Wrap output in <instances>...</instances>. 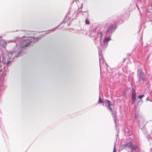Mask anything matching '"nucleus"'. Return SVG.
I'll list each match as a JSON object with an SVG mask.
<instances>
[{"mask_svg":"<svg viewBox=\"0 0 152 152\" xmlns=\"http://www.w3.org/2000/svg\"><path fill=\"white\" fill-rule=\"evenodd\" d=\"M113 152H116V148H115V145H114V148L113 151Z\"/></svg>","mask_w":152,"mask_h":152,"instance_id":"18","label":"nucleus"},{"mask_svg":"<svg viewBox=\"0 0 152 152\" xmlns=\"http://www.w3.org/2000/svg\"><path fill=\"white\" fill-rule=\"evenodd\" d=\"M100 36H99V37H102L103 36V35L102 34V32H100Z\"/></svg>","mask_w":152,"mask_h":152,"instance_id":"19","label":"nucleus"},{"mask_svg":"<svg viewBox=\"0 0 152 152\" xmlns=\"http://www.w3.org/2000/svg\"><path fill=\"white\" fill-rule=\"evenodd\" d=\"M145 96V95L144 94L142 95H140L138 96V99L137 100V105L134 106V110H135V117L134 118L135 119L136 122L138 123V126L140 128V120L141 119V113H140V109L139 107V106H141L142 104L143 101L142 100V99Z\"/></svg>","mask_w":152,"mask_h":152,"instance_id":"1","label":"nucleus"},{"mask_svg":"<svg viewBox=\"0 0 152 152\" xmlns=\"http://www.w3.org/2000/svg\"><path fill=\"white\" fill-rule=\"evenodd\" d=\"M31 39L28 38L26 39L24 41L22 42L20 45V47L22 48L27 47L32 42Z\"/></svg>","mask_w":152,"mask_h":152,"instance_id":"4","label":"nucleus"},{"mask_svg":"<svg viewBox=\"0 0 152 152\" xmlns=\"http://www.w3.org/2000/svg\"><path fill=\"white\" fill-rule=\"evenodd\" d=\"M33 38L34 39V42H35L39 39H40V38L39 37H35V36H34Z\"/></svg>","mask_w":152,"mask_h":152,"instance_id":"9","label":"nucleus"},{"mask_svg":"<svg viewBox=\"0 0 152 152\" xmlns=\"http://www.w3.org/2000/svg\"><path fill=\"white\" fill-rule=\"evenodd\" d=\"M98 102L99 103H103V101L101 99L100 96L99 97V100Z\"/></svg>","mask_w":152,"mask_h":152,"instance_id":"11","label":"nucleus"},{"mask_svg":"<svg viewBox=\"0 0 152 152\" xmlns=\"http://www.w3.org/2000/svg\"><path fill=\"white\" fill-rule=\"evenodd\" d=\"M137 75L140 80L143 81L145 80V75L144 73L141 70L138 69Z\"/></svg>","mask_w":152,"mask_h":152,"instance_id":"3","label":"nucleus"},{"mask_svg":"<svg viewBox=\"0 0 152 152\" xmlns=\"http://www.w3.org/2000/svg\"><path fill=\"white\" fill-rule=\"evenodd\" d=\"M134 152H140L138 146L136 145H134Z\"/></svg>","mask_w":152,"mask_h":152,"instance_id":"5","label":"nucleus"},{"mask_svg":"<svg viewBox=\"0 0 152 152\" xmlns=\"http://www.w3.org/2000/svg\"><path fill=\"white\" fill-rule=\"evenodd\" d=\"M113 30V29H111V28L110 27L108 28L107 31L108 32H110L112 31Z\"/></svg>","mask_w":152,"mask_h":152,"instance_id":"13","label":"nucleus"},{"mask_svg":"<svg viewBox=\"0 0 152 152\" xmlns=\"http://www.w3.org/2000/svg\"><path fill=\"white\" fill-rule=\"evenodd\" d=\"M147 138L148 139V140L150 142V145L151 146L150 148V152H152V138H150L149 139H148V137H147Z\"/></svg>","mask_w":152,"mask_h":152,"instance_id":"7","label":"nucleus"},{"mask_svg":"<svg viewBox=\"0 0 152 152\" xmlns=\"http://www.w3.org/2000/svg\"><path fill=\"white\" fill-rule=\"evenodd\" d=\"M0 45L3 47L5 48L6 47L7 44L4 40H1L0 41Z\"/></svg>","mask_w":152,"mask_h":152,"instance_id":"6","label":"nucleus"},{"mask_svg":"<svg viewBox=\"0 0 152 152\" xmlns=\"http://www.w3.org/2000/svg\"><path fill=\"white\" fill-rule=\"evenodd\" d=\"M136 100V93L135 90L134 89V102Z\"/></svg>","mask_w":152,"mask_h":152,"instance_id":"10","label":"nucleus"},{"mask_svg":"<svg viewBox=\"0 0 152 152\" xmlns=\"http://www.w3.org/2000/svg\"><path fill=\"white\" fill-rule=\"evenodd\" d=\"M146 100L147 101H149H149H151V102H152V101H151V100H149L148 99V98H147L146 99Z\"/></svg>","mask_w":152,"mask_h":152,"instance_id":"20","label":"nucleus"},{"mask_svg":"<svg viewBox=\"0 0 152 152\" xmlns=\"http://www.w3.org/2000/svg\"><path fill=\"white\" fill-rule=\"evenodd\" d=\"M85 23L87 24H89L90 23V21L88 19H86L85 20Z\"/></svg>","mask_w":152,"mask_h":152,"instance_id":"12","label":"nucleus"},{"mask_svg":"<svg viewBox=\"0 0 152 152\" xmlns=\"http://www.w3.org/2000/svg\"><path fill=\"white\" fill-rule=\"evenodd\" d=\"M125 147L128 152H133V146L132 142H129L125 144L123 148Z\"/></svg>","mask_w":152,"mask_h":152,"instance_id":"2","label":"nucleus"},{"mask_svg":"<svg viewBox=\"0 0 152 152\" xmlns=\"http://www.w3.org/2000/svg\"><path fill=\"white\" fill-rule=\"evenodd\" d=\"M110 27L111 28V29H113L114 28H116L115 26H114V25H112Z\"/></svg>","mask_w":152,"mask_h":152,"instance_id":"15","label":"nucleus"},{"mask_svg":"<svg viewBox=\"0 0 152 152\" xmlns=\"http://www.w3.org/2000/svg\"><path fill=\"white\" fill-rule=\"evenodd\" d=\"M105 101L107 102V103L108 104V105H109V104H110V101L109 100L106 99Z\"/></svg>","mask_w":152,"mask_h":152,"instance_id":"16","label":"nucleus"},{"mask_svg":"<svg viewBox=\"0 0 152 152\" xmlns=\"http://www.w3.org/2000/svg\"><path fill=\"white\" fill-rule=\"evenodd\" d=\"M132 103L133 102V91H132Z\"/></svg>","mask_w":152,"mask_h":152,"instance_id":"17","label":"nucleus"},{"mask_svg":"<svg viewBox=\"0 0 152 152\" xmlns=\"http://www.w3.org/2000/svg\"><path fill=\"white\" fill-rule=\"evenodd\" d=\"M110 40V37H106L104 40V43L107 42Z\"/></svg>","mask_w":152,"mask_h":152,"instance_id":"8","label":"nucleus"},{"mask_svg":"<svg viewBox=\"0 0 152 152\" xmlns=\"http://www.w3.org/2000/svg\"><path fill=\"white\" fill-rule=\"evenodd\" d=\"M110 110L112 111V108H111V107L110 104H109V105H108V106L107 107Z\"/></svg>","mask_w":152,"mask_h":152,"instance_id":"14","label":"nucleus"}]
</instances>
